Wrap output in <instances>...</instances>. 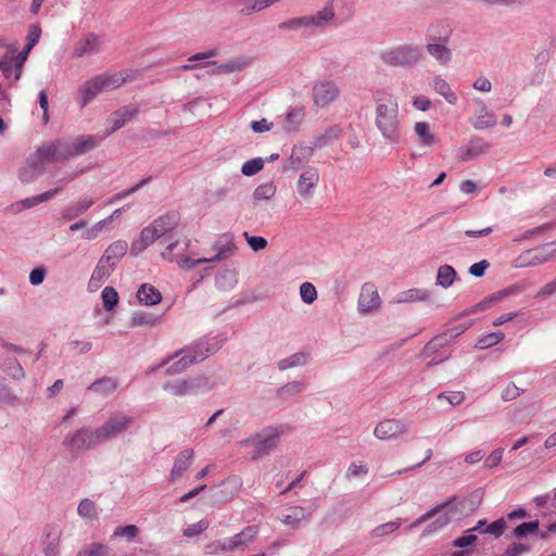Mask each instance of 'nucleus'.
<instances>
[{"label":"nucleus","instance_id":"f257e3e1","mask_svg":"<svg viewBox=\"0 0 556 556\" xmlns=\"http://www.w3.org/2000/svg\"><path fill=\"white\" fill-rule=\"evenodd\" d=\"M375 125L384 140L399 143L402 138L399 103L394 96L377 92L375 96Z\"/></svg>","mask_w":556,"mask_h":556},{"label":"nucleus","instance_id":"f03ea898","mask_svg":"<svg viewBox=\"0 0 556 556\" xmlns=\"http://www.w3.org/2000/svg\"><path fill=\"white\" fill-rule=\"evenodd\" d=\"M71 159L70 143L63 140L45 142L33 153L26 166L21 170L23 181H31L41 172L46 163H60Z\"/></svg>","mask_w":556,"mask_h":556},{"label":"nucleus","instance_id":"7ed1b4c3","mask_svg":"<svg viewBox=\"0 0 556 556\" xmlns=\"http://www.w3.org/2000/svg\"><path fill=\"white\" fill-rule=\"evenodd\" d=\"M469 328V325L459 326L455 330L448 329L431 339L421 350L419 356L427 362L428 366L439 365L451 357L448 346L455 338Z\"/></svg>","mask_w":556,"mask_h":556},{"label":"nucleus","instance_id":"20e7f679","mask_svg":"<svg viewBox=\"0 0 556 556\" xmlns=\"http://www.w3.org/2000/svg\"><path fill=\"white\" fill-rule=\"evenodd\" d=\"M180 222V215L177 212H168L155 218L149 226L141 230L140 242L142 249L154 243L165 233L174 230Z\"/></svg>","mask_w":556,"mask_h":556},{"label":"nucleus","instance_id":"39448f33","mask_svg":"<svg viewBox=\"0 0 556 556\" xmlns=\"http://www.w3.org/2000/svg\"><path fill=\"white\" fill-rule=\"evenodd\" d=\"M422 56L420 48L412 45H401L392 49L382 51L381 60L395 67H409L417 64Z\"/></svg>","mask_w":556,"mask_h":556},{"label":"nucleus","instance_id":"423d86ee","mask_svg":"<svg viewBox=\"0 0 556 556\" xmlns=\"http://www.w3.org/2000/svg\"><path fill=\"white\" fill-rule=\"evenodd\" d=\"M279 437L280 432L277 428H266L254 437L242 440L239 444L242 446H253L252 458L257 459L269 454L278 445Z\"/></svg>","mask_w":556,"mask_h":556},{"label":"nucleus","instance_id":"0eeeda50","mask_svg":"<svg viewBox=\"0 0 556 556\" xmlns=\"http://www.w3.org/2000/svg\"><path fill=\"white\" fill-rule=\"evenodd\" d=\"M556 256V250L552 244H544L534 249H529L515 260L516 267H530L544 264Z\"/></svg>","mask_w":556,"mask_h":556},{"label":"nucleus","instance_id":"6e6552de","mask_svg":"<svg viewBox=\"0 0 556 556\" xmlns=\"http://www.w3.org/2000/svg\"><path fill=\"white\" fill-rule=\"evenodd\" d=\"M132 424V418L123 414L111 416L102 426L97 428L101 443H105L126 431Z\"/></svg>","mask_w":556,"mask_h":556},{"label":"nucleus","instance_id":"1a4fd4ad","mask_svg":"<svg viewBox=\"0 0 556 556\" xmlns=\"http://www.w3.org/2000/svg\"><path fill=\"white\" fill-rule=\"evenodd\" d=\"M64 443L71 450L77 452L91 450L102 444L100 438L98 437L97 428L93 430L81 428L73 434L66 437Z\"/></svg>","mask_w":556,"mask_h":556},{"label":"nucleus","instance_id":"9d476101","mask_svg":"<svg viewBox=\"0 0 556 556\" xmlns=\"http://www.w3.org/2000/svg\"><path fill=\"white\" fill-rule=\"evenodd\" d=\"M340 94L338 86L333 81H318L313 87V99L317 106L326 108Z\"/></svg>","mask_w":556,"mask_h":556},{"label":"nucleus","instance_id":"9b49d317","mask_svg":"<svg viewBox=\"0 0 556 556\" xmlns=\"http://www.w3.org/2000/svg\"><path fill=\"white\" fill-rule=\"evenodd\" d=\"M408 430L407 425L399 419H384L374 429V434L379 440H391Z\"/></svg>","mask_w":556,"mask_h":556},{"label":"nucleus","instance_id":"f8f14e48","mask_svg":"<svg viewBox=\"0 0 556 556\" xmlns=\"http://www.w3.org/2000/svg\"><path fill=\"white\" fill-rule=\"evenodd\" d=\"M380 305L381 299L375 285L370 282L364 283L358 298V311L367 314L379 308Z\"/></svg>","mask_w":556,"mask_h":556},{"label":"nucleus","instance_id":"ddd939ff","mask_svg":"<svg viewBox=\"0 0 556 556\" xmlns=\"http://www.w3.org/2000/svg\"><path fill=\"white\" fill-rule=\"evenodd\" d=\"M177 247H178V241L172 242L170 244H168L165 248V250L161 253V255L166 261H169V262L176 261L178 263L179 267H182V268H193L199 264L215 262V261H219L223 258V252L220 251L213 257H203V258H198V260H193L190 257H184V258L178 260L174 254V250Z\"/></svg>","mask_w":556,"mask_h":556},{"label":"nucleus","instance_id":"4468645a","mask_svg":"<svg viewBox=\"0 0 556 556\" xmlns=\"http://www.w3.org/2000/svg\"><path fill=\"white\" fill-rule=\"evenodd\" d=\"M319 182V173L315 167L306 168L299 177L296 190L304 199H309Z\"/></svg>","mask_w":556,"mask_h":556},{"label":"nucleus","instance_id":"2eb2a0df","mask_svg":"<svg viewBox=\"0 0 556 556\" xmlns=\"http://www.w3.org/2000/svg\"><path fill=\"white\" fill-rule=\"evenodd\" d=\"M62 529L59 525H49L42 538V552L46 556H56L61 542Z\"/></svg>","mask_w":556,"mask_h":556},{"label":"nucleus","instance_id":"dca6fc26","mask_svg":"<svg viewBox=\"0 0 556 556\" xmlns=\"http://www.w3.org/2000/svg\"><path fill=\"white\" fill-rule=\"evenodd\" d=\"M491 144L483 140L482 138H473L469 141V143L463 147L462 154L459 155V160L463 162H468L475 160L483 154H485Z\"/></svg>","mask_w":556,"mask_h":556},{"label":"nucleus","instance_id":"f3484780","mask_svg":"<svg viewBox=\"0 0 556 556\" xmlns=\"http://www.w3.org/2000/svg\"><path fill=\"white\" fill-rule=\"evenodd\" d=\"M103 89L99 84L97 76L86 80L77 90L78 101L80 106H86L91 102L98 94L102 93Z\"/></svg>","mask_w":556,"mask_h":556},{"label":"nucleus","instance_id":"a211bd4d","mask_svg":"<svg viewBox=\"0 0 556 556\" xmlns=\"http://www.w3.org/2000/svg\"><path fill=\"white\" fill-rule=\"evenodd\" d=\"M99 84L101 85L103 92L115 90L123 86L126 81L131 79V75L128 72L121 73H104L97 76Z\"/></svg>","mask_w":556,"mask_h":556},{"label":"nucleus","instance_id":"6ab92c4d","mask_svg":"<svg viewBox=\"0 0 556 556\" xmlns=\"http://www.w3.org/2000/svg\"><path fill=\"white\" fill-rule=\"evenodd\" d=\"M100 49V38L94 34H88L80 39L74 48L73 56L83 58L97 53Z\"/></svg>","mask_w":556,"mask_h":556},{"label":"nucleus","instance_id":"aec40b11","mask_svg":"<svg viewBox=\"0 0 556 556\" xmlns=\"http://www.w3.org/2000/svg\"><path fill=\"white\" fill-rule=\"evenodd\" d=\"M113 269L112 264H109L106 262H103L102 258H100L99 263L97 264L96 268L92 271V275L88 282V289L89 291H97L100 289V287L104 283V281L109 278Z\"/></svg>","mask_w":556,"mask_h":556},{"label":"nucleus","instance_id":"412c9836","mask_svg":"<svg viewBox=\"0 0 556 556\" xmlns=\"http://www.w3.org/2000/svg\"><path fill=\"white\" fill-rule=\"evenodd\" d=\"M136 114L137 109L131 106H125L113 112L108 119L111 124V128L106 130V135L122 128L128 121L132 119Z\"/></svg>","mask_w":556,"mask_h":556},{"label":"nucleus","instance_id":"4be33fe9","mask_svg":"<svg viewBox=\"0 0 556 556\" xmlns=\"http://www.w3.org/2000/svg\"><path fill=\"white\" fill-rule=\"evenodd\" d=\"M431 298V292L422 288H413L400 292L392 300L395 304L413 303V302H427Z\"/></svg>","mask_w":556,"mask_h":556},{"label":"nucleus","instance_id":"5701e85b","mask_svg":"<svg viewBox=\"0 0 556 556\" xmlns=\"http://www.w3.org/2000/svg\"><path fill=\"white\" fill-rule=\"evenodd\" d=\"M101 139L102 138H98L91 135L76 138L72 144L70 143L71 157L85 154L93 150L100 143Z\"/></svg>","mask_w":556,"mask_h":556},{"label":"nucleus","instance_id":"b1692460","mask_svg":"<svg viewBox=\"0 0 556 556\" xmlns=\"http://www.w3.org/2000/svg\"><path fill=\"white\" fill-rule=\"evenodd\" d=\"M193 458V450L185 448L176 457L174 466L170 471V480H177L187 471L190 467Z\"/></svg>","mask_w":556,"mask_h":556},{"label":"nucleus","instance_id":"393cba45","mask_svg":"<svg viewBox=\"0 0 556 556\" xmlns=\"http://www.w3.org/2000/svg\"><path fill=\"white\" fill-rule=\"evenodd\" d=\"M313 155V149L309 147H294L288 160L287 168L296 172L303 163L307 162Z\"/></svg>","mask_w":556,"mask_h":556},{"label":"nucleus","instance_id":"a878e982","mask_svg":"<svg viewBox=\"0 0 556 556\" xmlns=\"http://www.w3.org/2000/svg\"><path fill=\"white\" fill-rule=\"evenodd\" d=\"M258 535L257 526H247L241 532L230 536V543H232L235 549L247 547L253 543Z\"/></svg>","mask_w":556,"mask_h":556},{"label":"nucleus","instance_id":"bb28decb","mask_svg":"<svg viewBox=\"0 0 556 556\" xmlns=\"http://www.w3.org/2000/svg\"><path fill=\"white\" fill-rule=\"evenodd\" d=\"M128 250V244L124 240H117L110 244L102 255L103 262L115 265V263L123 257Z\"/></svg>","mask_w":556,"mask_h":556},{"label":"nucleus","instance_id":"cd10ccee","mask_svg":"<svg viewBox=\"0 0 556 556\" xmlns=\"http://www.w3.org/2000/svg\"><path fill=\"white\" fill-rule=\"evenodd\" d=\"M138 301L144 305H155L161 302L162 294L153 286L143 283L137 291Z\"/></svg>","mask_w":556,"mask_h":556},{"label":"nucleus","instance_id":"c85d7f7f","mask_svg":"<svg viewBox=\"0 0 556 556\" xmlns=\"http://www.w3.org/2000/svg\"><path fill=\"white\" fill-rule=\"evenodd\" d=\"M233 551L236 549L229 538L214 541L204 547V553L208 556H223Z\"/></svg>","mask_w":556,"mask_h":556},{"label":"nucleus","instance_id":"c756f323","mask_svg":"<svg viewBox=\"0 0 556 556\" xmlns=\"http://www.w3.org/2000/svg\"><path fill=\"white\" fill-rule=\"evenodd\" d=\"M495 124V116L482 104L481 109L475 114L472 118V126L476 129L482 130L493 127Z\"/></svg>","mask_w":556,"mask_h":556},{"label":"nucleus","instance_id":"7c9ffc66","mask_svg":"<svg viewBox=\"0 0 556 556\" xmlns=\"http://www.w3.org/2000/svg\"><path fill=\"white\" fill-rule=\"evenodd\" d=\"M414 131L422 146L431 147L437 142L435 135L431 131L430 125L426 122H417Z\"/></svg>","mask_w":556,"mask_h":556},{"label":"nucleus","instance_id":"2f4dec72","mask_svg":"<svg viewBox=\"0 0 556 556\" xmlns=\"http://www.w3.org/2000/svg\"><path fill=\"white\" fill-rule=\"evenodd\" d=\"M305 518V510L300 506H292L280 517V521L293 529L299 528L300 522Z\"/></svg>","mask_w":556,"mask_h":556},{"label":"nucleus","instance_id":"473e14b6","mask_svg":"<svg viewBox=\"0 0 556 556\" xmlns=\"http://www.w3.org/2000/svg\"><path fill=\"white\" fill-rule=\"evenodd\" d=\"M427 51L440 64H446L452 59L451 50L445 45L440 42L428 43Z\"/></svg>","mask_w":556,"mask_h":556},{"label":"nucleus","instance_id":"72a5a7b5","mask_svg":"<svg viewBox=\"0 0 556 556\" xmlns=\"http://www.w3.org/2000/svg\"><path fill=\"white\" fill-rule=\"evenodd\" d=\"M457 276L456 270L451 265H442L438 268L435 282L438 286L446 289L453 285Z\"/></svg>","mask_w":556,"mask_h":556},{"label":"nucleus","instance_id":"f704fd0d","mask_svg":"<svg viewBox=\"0 0 556 556\" xmlns=\"http://www.w3.org/2000/svg\"><path fill=\"white\" fill-rule=\"evenodd\" d=\"M334 17L333 9L327 4L324 9L318 11L315 15L308 16L311 27H324L330 23Z\"/></svg>","mask_w":556,"mask_h":556},{"label":"nucleus","instance_id":"c9c22d12","mask_svg":"<svg viewBox=\"0 0 556 556\" xmlns=\"http://www.w3.org/2000/svg\"><path fill=\"white\" fill-rule=\"evenodd\" d=\"M206 357L203 353H191L188 352L185 354L178 362L172 365L170 368H168L169 372H180L185 370L188 366L193 364L194 362L202 361Z\"/></svg>","mask_w":556,"mask_h":556},{"label":"nucleus","instance_id":"e433bc0d","mask_svg":"<svg viewBox=\"0 0 556 556\" xmlns=\"http://www.w3.org/2000/svg\"><path fill=\"white\" fill-rule=\"evenodd\" d=\"M116 382L112 378L105 377L96 380L88 387V390L106 396L112 394L116 390Z\"/></svg>","mask_w":556,"mask_h":556},{"label":"nucleus","instance_id":"4c0bfd02","mask_svg":"<svg viewBox=\"0 0 556 556\" xmlns=\"http://www.w3.org/2000/svg\"><path fill=\"white\" fill-rule=\"evenodd\" d=\"M434 90L441 94L450 104H455L457 102V96L452 91L447 81L441 77H434L432 84Z\"/></svg>","mask_w":556,"mask_h":556},{"label":"nucleus","instance_id":"58836bf2","mask_svg":"<svg viewBox=\"0 0 556 556\" xmlns=\"http://www.w3.org/2000/svg\"><path fill=\"white\" fill-rule=\"evenodd\" d=\"M277 192V188L274 182H265L257 186L253 192V200L255 202L271 200Z\"/></svg>","mask_w":556,"mask_h":556},{"label":"nucleus","instance_id":"ea45409f","mask_svg":"<svg viewBox=\"0 0 556 556\" xmlns=\"http://www.w3.org/2000/svg\"><path fill=\"white\" fill-rule=\"evenodd\" d=\"M160 318L147 312H137L132 315L130 324L135 327H152L159 323Z\"/></svg>","mask_w":556,"mask_h":556},{"label":"nucleus","instance_id":"a19ab883","mask_svg":"<svg viewBox=\"0 0 556 556\" xmlns=\"http://www.w3.org/2000/svg\"><path fill=\"white\" fill-rule=\"evenodd\" d=\"M61 190V187L60 188H55V189H52V190H49L47 192H43L41 194H38L36 197H31V198H27L25 200H23L21 202V204L23 205L24 208H30L35 205H38L49 199H51L52 197H54L59 191Z\"/></svg>","mask_w":556,"mask_h":556},{"label":"nucleus","instance_id":"79ce46f5","mask_svg":"<svg viewBox=\"0 0 556 556\" xmlns=\"http://www.w3.org/2000/svg\"><path fill=\"white\" fill-rule=\"evenodd\" d=\"M504 333L501 331L491 332L486 336L479 338L475 346L481 350L488 349L500 343L504 339Z\"/></svg>","mask_w":556,"mask_h":556},{"label":"nucleus","instance_id":"37998d69","mask_svg":"<svg viewBox=\"0 0 556 556\" xmlns=\"http://www.w3.org/2000/svg\"><path fill=\"white\" fill-rule=\"evenodd\" d=\"M401 526L400 521H389L382 525L377 526L371 530V538H383L389 535L390 533L395 532Z\"/></svg>","mask_w":556,"mask_h":556},{"label":"nucleus","instance_id":"c03bdc74","mask_svg":"<svg viewBox=\"0 0 556 556\" xmlns=\"http://www.w3.org/2000/svg\"><path fill=\"white\" fill-rule=\"evenodd\" d=\"M264 168V160L261 157L252 159L243 163L241 172L244 176L251 177Z\"/></svg>","mask_w":556,"mask_h":556},{"label":"nucleus","instance_id":"a18cd8bd","mask_svg":"<svg viewBox=\"0 0 556 556\" xmlns=\"http://www.w3.org/2000/svg\"><path fill=\"white\" fill-rule=\"evenodd\" d=\"M101 296H102L103 306L105 309L111 311L117 305L118 294L114 288L105 287L102 290Z\"/></svg>","mask_w":556,"mask_h":556},{"label":"nucleus","instance_id":"49530a36","mask_svg":"<svg viewBox=\"0 0 556 556\" xmlns=\"http://www.w3.org/2000/svg\"><path fill=\"white\" fill-rule=\"evenodd\" d=\"M538 530H539V521H529V522H523V523L517 526L514 529L513 534L518 539H522V538L527 536L528 534L536 533Z\"/></svg>","mask_w":556,"mask_h":556},{"label":"nucleus","instance_id":"de8ad7c7","mask_svg":"<svg viewBox=\"0 0 556 556\" xmlns=\"http://www.w3.org/2000/svg\"><path fill=\"white\" fill-rule=\"evenodd\" d=\"M164 388L174 395H185L190 392V387L185 380H175L168 382Z\"/></svg>","mask_w":556,"mask_h":556},{"label":"nucleus","instance_id":"09e8293b","mask_svg":"<svg viewBox=\"0 0 556 556\" xmlns=\"http://www.w3.org/2000/svg\"><path fill=\"white\" fill-rule=\"evenodd\" d=\"M300 295L303 302L312 304L317 299L316 288L311 282H303L300 287Z\"/></svg>","mask_w":556,"mask_h":556},{"label":"nucleus","instance_id":"8fccbe9b","mask_svg":"<svg viewBox=\"0 0 556 556\" xmlns=\"http://www.w3.org/2000/svg\"><path fill=\"white\" fill-rule=\"evenodd\" d=\"M77 510L78 514L84 518L92 519L97 517L96 504L88 498H85L79 503Z\"/></svg>","mask_w":556,"mask_h":556},{"label":"nucleus","instance_id":"3c124183","mask_svg":"<svg viewBox=\"0 0 556 556\" xmlns=\"http://www.w3.org/2000/svg\"><path fill=\"white\" fill-rule=\"evenodd\" d=\"M308 16L295 17L279 24L280 29H298L300 27H311Z\"/></svg>","mask_w":556,"mask_h":556},{"label":"nucleus","instance_id":"603ef678","mask_svg":"<svg viewBox=\"0 0 556 556\" xmlns=\"http://www.w3.org/2000/svg\"><path fill=\"white\" fill-rule=\"evenodd\" d=\"M243 68V64L239 61H229L219 65H216L211 74H222V73H233L237 71H241Z\"/></svg>","mask_w":556,"mask_h":556},{"label":"nucleus","instance_id":"864d4df0","mask_svg":"<svg viewBox=\"0 0 556 556\" xmlns=\"http://www.w3.org/2000/svg\"><path fill=\"white\" fill-rule=\"evenodd\" d=\"M109 548L102 544L92 543L87 548L80 551L77 556H106Z\"/></svg>","mask_w":556,"mask_h":556},{"label":"nucleus","instance_id":"5fc2aeb1","mask_svg":"<svg viewBox=\"0 0 556 556\" xmlns=\"http://www.w3.org/2000/svg\"><path fill=\"white\" fill-rule=\"evenodd\" d=\"M40 36V26L38 24H31L28 29L27 42L25 45V48H27V50H31L38 43Z\"/></svg>","mask_w":556,"mask_h":556},{"label":"nucleus","instance_id":"6e6d98bb","mask_svg":"<svg viewBox=\"0 0 556 556\" xmlns=\"http://www.w3.org/2000/svg\"><path fill=\"white\" fill-rule=\"evenodd\" d=\"M93 204V200L91 199H80L76 204L68 208V211H73V214H65L64 216L67 218H73L84 212H86Z\"/></svg>","mask_w":556,"mask_h":556},{"label":"nucleus","instance_id":"4d7b16f0","mask_svg":"<svg viewBox=\"0 0 556 556\" xmlns=\"http://www.w3.org/2000/svg\"><path fill=\"white\" fill-rule=\"evenodd\" d=\"M210 526V522L205 519H202L193 525L188 526L184 530V535L187 538L195 536L205 531Z\"/></svg>","mask_w":556,"mask_h":556},{"label":"nucleus","instance_id":"13d9d810","mask_svg":"<svg viewBox=\"0 0 556 556\" xmlns=\"http://www.w3.org/2000/svg\"><path fill=\"white\" fill-rule=\"evenodd\" d=\"M31 50H27V48L24 47V49L16 55L14 60V67H15V81H17L22 76V68L24 66V63L26 62L28 54Z\"/></svg>","mask_w":556,"mask_h":556},{"label":"nucleus","instance_id":"bf43d9fd","mask_svg":"<svg viewBox=\"0 0 556 556\" xmlns=\"http://www.w3.org/2000/svg\"><path fill=\"white\" fill-rule=\"evenodd\" d=\"M448 504H450V502H446L444 504H441V505H438V506L433 507L432 509H430L426 514L421 515L414 523H412L410 528H415V527H417V526L428 521L429 519L434 517L438 513H440Z\"/></svg>","mask_w":556,"mask_h":556},{"label":"nucleus","instance_id":"052dcab7","mask_svg":"<svg viewBox=\"0 0 556 556\" xmlns=\"http://www.w3.org/2000/svg\"><path fill=\"white\" fill-rule=\"evenodd\" d=\"M506 528V522L503 518H500L490 523L484 530L485 533L493 534L496 538L501 536Z\"/></svg>","mask_w":556,"mask_h":556},{"label":"nucleus","instance_id":"680f3d73","mask_svg":"<svg viewBox=\"0 0 556 556\" xmlns=\"http://www.w3.org/2000/svg\"><path fill=\"white\" fill-rule=\"evenodd\" d=\"M530 551L529 546L522 543H511L506 551L504 552L503 556H521L525 553H528Z\"/></svg>","mask_w":556,"mask_h":556},{"label":"nucleus","instance_id":"e2e57ef3","mask_svg":"<svg viewBox=\"0 0 556 556\" xmlns=\"http://www.w3.org/2000/svg\"><path fill=\"white\" fill-rule=\"evenodd\" d=\"M244 237L253 251L263 250L267 245V240L263 237L249 236L248 232H244Z\"/></svg>","mask_w":556,"mask_h":556},{"label":"nucleus","instance_id":"0e129e2a","mask_svg":"<svg viewBox=\"0 0 556 556\" xmlns=\"http://www.w3.org/2000/svg\"><path fill=\"white\" fill-rule=\"evenodd\" d=\"M368 473V468L358 463H352L346 471L349 478H357L361 476H366Z\"/></svg>","mask_w":556,"mask_h":556},{"label":"nucleus","instance_id":"69168bd1","mask_svg":"<svg viewBox=\"0 0 556 556\" xmlns=\"http://www.w3.org/2000/svg\"><path fill=\"white\" fill-rule=\"evenodd\" d=\"M521 394V390L514 383H508L502 391V399L504 401H513Z\"/></svg>","mask_w":556,"mask_h":556},{"label":"nucleus","instance_id":"338daca9","mask_svg":"<svg viewBox=\"0 0 556 556\" xmlns=\"http://www.w3.org/2000/svg\"><path fill=\"white\" fill-rule=\"evenodd\" d=\"M503 457V448H496L491 452V454L485 459L484 466L488 468L497 467Z\"/></svg>","mask_w":556,"mask_h":556},{"label":"nucleus","instance_id":"774afa93","mask_svg":"<svg viewBox=\"0 0 556 556\" xmlns=\"http://www.w3.org/2000/svg\"><path fill=\"white\" fill-rule=\"evenodd\" d=\"M138 532H139L138 528L134 525H130V526L117 528L114 531V535L115 536H125L130 540V539H134L135 536H137Z\"/></svg>","mask_w":556,"mask_h":556}]
</instances>
